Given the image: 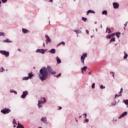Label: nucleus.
<instances>
[{
    "instance_id": "1",
    "label": "nucleus",
    "mask_w": 128,
    "mask_h": 128,
    "mask_svg": "<svg viewBox=\"0 0 128 128\" xmlns=\"http://www.w3.org/2000/svg\"><path fill=\"white\" fill-rule=\"evenodd\" d=\"M56 74V72L52 70V68L50 66H48L47 68L42 67L40 70L38 76L42 82H44V80H46L48 78V76H50V74Z\"/></svg>"
},
{
    "instance_id": "2",
    "label": "nucleus",
    "mask_w": 128,
    "mask_h": 128,
    "mask_svg": "<svg viewBox=\"0 0 128 128\" xmlns=\"http://www.w3.org/2000/svg\"><path fill=\"white\" fill-rule=\"evenodd\" d=\"M86 58H88V54L86 53H84L80 57V62H82V66H84Z\"/></svg>"
},
{
    "instance_id": "3",
    "label": "nucleus",
    "mask_w": 128,
    "mask_h": 128,
    "mask_svg": "<svg viewBox=\"0 0 128 128\" xmlns=\"http://www.w3.org/2000/svg\"><path fill=\"white\" fill-rule=\"evenodd\" d=\"M11 110L8 108H4V109H2L0 110V112L2 114H10V112Z\"/></svg>"
},
{
    "instance_id": "4",
    "label": "nucleus",
    "mask_w": 128,
    "mask_h": 128,
    "mask_svg": "<svg viewBox=\"0 0 128 128\" xmlns=\"http://www.w3.org/2000/svg\"><path fill=\"white\" fill-rule=\"evenodd\" d=\"M0 53L1 54L4 56L6 58L10 56V52L8 51L1 50H0Z\"/></svg>"
},
{
    "instance_id": "5",
    "label": "nucleus",
    "mask_w": 128,
    "mask_h": 128,
    "mask_svg": "<svg viewBox=\"0 0 128 128\" xmlns=\"http://www.w3.org/2000/svg\"><path fill=\"white\" fill-rule=\"evenodd\" d=\"M28 95V90L24 91L22 92V94L21 96L22 98H26V96Z\"/></svg>"
},
{
    "instance_id": "6",
    "label": "nucleus",
    "mask_w": 128,
    "mask_h": 128,
    "mask_svg": "<svg viewBox=\"0 0 128 128\" xmlns=\"http://www.w3.org/2000/svg\"><path fill=\"white\" fill-rule=\"evenodd\" d=\"M46 50L44 49H37L36 51V52H40V54H44L46 53Z\"/></svg>"
},
{
    "instance_id": "7",
    "label": "nucleus",
    "mask_w": 128,
    "mask_h": 128,
    "mask_svg": "<svg viewBox=\"0 0 128 128\" xmlns=\"http://www.w3.org/2000/svg\"><path fill=\"white\" fill-rule=\"evenodd\" d=\"M45 38H46V44H48V42H52V40H50V38L48 36L46 35Z\"/></svg>"
},
{
    "instance_id": "8",
    "label": "nucleus",
    "mask_w": 128,
    "mask_h": 128,
    "mask_svg": "<svg viewBox=\"0 0 128 128\" xmlns=\"http://www.w3.org/2000/svg\"><path fill=\"white\" fill-rule=\"evenodd\" d=\"M114 8L116 9L120 8V4L118 2H114L112 3Z\"/></svg>"
},
{
    "instance_id": "9",
    "label": "nucleus",
    "mask_w": 128,
    "mask_h": 128,
    "mask_svg": "<svg viewBox=\"0 0 128 128\" xmlns=\"http://www.w3.org/2000/svg\"><path fill=\"white\" fill-rule=\"evenodd\" d=\"M38 108H42V106H44L42 100H38Z\"/></svg>"
},
{
    "instance_id": "10",
    "label": "nucleus",
    "mask_w": 128,
    "mask_h": 128,
    "mask_svg": "<svg viewBox=\"0 0 128 128\" xmlns=\"http://www.w3.org/2000/svg\"><path fill=\"white\" fill-rule=\"evenodd\" d=\"M40 120L42 122L45 124H48V121H46V117H45V118L42 117L41 118Z\"/></svg>"
},
{
    "instance_id": "11",
    "label": "nucleus",
    "mask_w": 128,
    "mask_h": 128,
    "mask_svg": "<svg viewBox=\"0 0 128 128\" xmlns=\"http://www.w3.org/2000/svg\"><path fill=\"white\" fill-rule=\"evenodd\" d=\"M22 32H23V34H28V32H30V31L28 30V29L26 28H22Z\"/></svg>"
},
{
    "instance_id": "12",
    "label": "nucleus",
    "mask_w": 128,
    "mask_h": 128,
    "mask_svg": "<svg viewBox=\"0 0 128 128\" xmlns=\"http://www.w3.org/2000/svg\"><path fill=\"white\" fill-rule=\"evenodd\" d=\"M87 14H86V16H88V14H96V12H94V10H90L86 12Z\"/></svg>"
},
{
    "instance_id": "13",
    "label": "nucleus",
    "mask_w": 128,
    "mask_h": 128,
    "mask_svg": "<svg viewBox=\"0 0 128 128\" xmlns=\"http://www.w3.org/2000/svg\"><path fill=\"white\" fill-rule=\"evenodd\" d=\"M48 52H50V54H56V49L52 48L50 50L48 51Z\"/></svg>"
},
{
    "instance_id": "14",
    "label": "nucleus",
    "mask_w": 128,
    "mask_h": 128,
    "mask_svg": "<svg viewBox=\"0 0 128 128\" xmlns=\"http://www.w3.org/2000/svg\"><path fill=\"white\" fill-rule=\"evenodd\" d=\"M86 70H88V66H84L81 68L82 72H86Z\"/></svg>"
},
{
    "instance_id": "15",
    "label": "nucleus",
    "mask_w": 128,
    "mask_h": 128,
    "mask_svg": "<svg viewBox=\"0 0 128 128\" xmlns=\"http://www.w3.org/2000/svg\"><path fill=\"white\" fill-rule=\"evenodd\" d=\"M115 34L116 36H117L118 38H120V36L122 33H120V32H117L115 33Z\"/></svg>"
},
{
    "instance_id": "16",
    "label": "nucleus",
    "mask_w": 128,
    "mask_h": 128,
    "mask_svg": "<svg viewBox=\"0 0 128 128\" xmlns=\"http://www.w3.org/2000/svg\"><path fill=\"white\" fill-rule=\"evenodd\" d=\"M56 60L57 61V64H62V60H60V58L58 56H56Z\"/></svg>"
},
{
    "instance_id": "17",
    "label": "nucleus",
    "mask_w": 128,
    "mask_h": 128,
    "mask_svg": "<svg viewBox=\"0 0 128 128\" xmlns=\"http://www.w3.org/2000/svg\"><path fill=\"white\" fill-rule=\"evenodd\" d=\"M3 42H6V43H8V42H12V41L10 40V39L7 38V39H6L5 40H4Z\"/></svg>"
},
{
    "instance_id": "18",
    "label": "nucleus",
    "mask_w": 128,
    "mask_h": 128,
    "mask_svg": "<svg viewBox=\"0 0 128 128\" xmlns=\"http://www.w3.org/2000/svg\"><path fill=\"white\" fill-rule=\"evenodd\" d=\"M106 32H108V34H111L112 30H110V28H107L106 29Z\"/></svg>"
},
{
    "instance_id": "19",
    "label": "nucleus",
    "mask_w": 128,
    "mask_h": 128,
    "mask_svg": "<svg viewBox=\"0 0 128 128\" xmlns=\"http://www.w3.org/2000/svg\"><path fill=\"white\" fill-rule=\"evenodd\" d=\"M126 114H128V112H123L122 114H121V116H122V118H124V116H126Z\"/></svg>"
},
{
    "instance_id": "20",
    "label": "nucleus",
    "mask_w": 128,
    "mask_h": 128,
    "mask_svg": "<svg viewBox=\"0 0 128 128\" xmlns=\"http://www.w3.org/2000/svg\"><path fill=\"white\" fill-rule=\"evenodd\" d=\"M10 92H12V93L14 94H18V92H16V91L14 90V89H11L10 90Z\"/></svg>"
},
{
    "instance_id": "21",
    "label": "nucleus",
    "mask_w": 128,
    "mask_h": 128,
    "mask_svg": "<svg viewBox=\"0 0 128 128\" xmlns=\"http://www.w3.org/2000/svg\"><path fill=\"white\" fill-rule=\"evenodd\" d=\"M124 60H126V58H128V54H126V52H124Z\"/></svg>"
},
{
    "instance_id": "22",
    "label": "nucleus",
    "mask_w": 128,
    "mask_h": 128,
    "mask_svg": "<svg viewBox=\"0 0 128 128\" xmlns=\"http://www.w3.org/2000/svg\"><path fill=\"white\" fill-rule=\"evenodd\" d=\"M61 44H63V46H64V44H66V42H60L57 45V46H60Z\"/></svg>"
},
{
    "instance_id": "23",
    "label": "nucleus",
    "mask_w": 128,
    "mask_h": 128,
    "mask_svg": "<svg viewBox=\"0 0 128 128\" xmlns=\"http://www.w3.org/2000/svg\"><path fill=\"white\" fill-rule=\"evenodd\" d=\"M28 77L29 78H32L34 76V74L32 73H28Z\"/></svg>"
},
{
    "instance_id": "24",
    "label": "nucleus",
    "mask_w": 128,
    "mask_h": 128,
    "mask_svg": "<svg viewBox=\"0 0 128 128\" xmlns=\"http://www.w3.org/2000/svg\"><path fill=\"white\" fill-rule=\"evenodd\" d=\"M102 14H105L106 16V14H108V11L106 10H104L102 12Z\"/></svg>"
},
{
    "instance_id": "25",
    "label": "nucleus",
    "mask_w": 128,
    "mask_h": 128,
    "mask_svg": "<svg viewBox=\"0 0 128 128\" xmlns=\"http://www.w3.org/2000/svg\"><path fill=\"white\" fill-rule=\"evenodd\" d=\"M30 80L28 76L23 78L22 80Z\"/></svg>"
},
{
    "instance_id": "26",
    "label": "nucleus",
    "mask_w": 128,
    "mask_h": 128,
    "mask_svg": "<svg viewBox=\"0 0 128 128\" xmlns=\"http://www.w3.org/2000/svg\"><path fill=\"white\" fill-rule=\"evenodd\" d=\"M16 128H24V126L22 124H19V126H17Z\"/></svg>"
},
{
    "instance_id": "27",
    "label": "nucleus",
    "mask_w": 128,
    "mask_h": 128,
    "mask_svg": "<svg viewBox=\"0 0 128 128\" xmlns=\"http://www.w3.org/2000/svg\"><path fill=\"white\" fill-rule=\"evenodd\" d=\"M123 102H124L126 106H128V100H124Z\"/></svg>"
},
{
    "instance_id": "28",
    "label": "nucleus",
    "mask_w": 128,
    "mask_h": 128,
    "mask_svg": "<svg viewBox=\"0 0 128 128\" xmlns=\"http://www.w3.org/2000/svg\"><path fill=\"white\" fill-rule=\"evenodd\" d=\"M112 106H116V100H114V102L111 104Z\"/></svg>"
},
{
    "instance_id": "29",
    "label": "nucleus",
    "mask_w": 128,
    "mask_h": 128,
    "mask_svg": "<svg viewBox=\"0 0 128 128\" xmlns=\"http://www.w3.org/2000/svg\"><path fill=\"white\" fill-rule=\"evenodd\" d=\"M78 34H82V30H80L79 28L77 30V36H78Z\"/></svg>"
},
{
    "instance_id": "30",
    "label": "nucleus",
    "mask_w": 128,
    "mask_h": 128,
    "mask_svg": "<svg viewBox=\"0 0 128 128\" xmlns=\"http://www.w3.org/2000/svg\"><path fill=\"white\" fill-rule=\"evenodd\" d=\"M82 20H83V22H86V20H88V18H84V17H82Z\"/></svg>"
},
{
    "instance_id": "31",
    "label": "nucleus",
    "mask_w": 128,
    "mask_h": 128,
    "mask_svg": "<svg viewBox=\"0 0 128 128\" xmlns=\"http://www.w3.org/2000/svg\"><path fill=\"white\" fill-rule=\"evenodd\" d=\"M6 36V34L4 32H0V36Z\"/></svg>"
},
{
    "instance_id": "32",
    "label": "nucleus",
    "mask_w": 128,
    "mask_h": 128,
    "mask_svg": "<svg viewBox=\"0 0 128 128\" xmlns=\"http://www.w3.org/2000/svg\"><path fill=\"white\" fill-rule=\"evenodd\" d=\"M41 100H42L43 104L46 102V100L45 98H42Z\"/></svg>"
},
{
    "instance_id": "33",
    "label": "nucleus",
    "mask_w": 128,
    "mask_h": 128,
    "mask_svg": "<svg viewBox=\"0 0 128 128\" xmlns=\"http://www.w3.org/2000/svg\"><path fill=\"white\" fill-rule=\"evenodd\" d=\"M116 42V38H112L110 40V42Z\"/></svg>"
},
{
    "instance_id": "34",
    "label": "nucleus",
    "mask_w": 128,
    "mask_h": 128,
    "mask_svg": "<svg viewBox=\"0 0 128 128\" xmlns=\"http://www.w3.org/2000/svg\"><path fill=\"white\" fill-rule=\"evenodd\" d=\"M100 88L101 90H104V89L106 88V86H103L102 84H101L100 86Z\"/></svg>"
},
{
    "instance_id": "35",
    "label": "nucleus",
    "mask_w": 128,
    "mask_h": 128,
    "mask_svg": "<svg viewBox=\"0 0 128 128\" xmlns=\"http://www.w3.org/2000/svg\"><path fill=\"white\" fill-rule=\"evenodd\" d=\"M96 86V83H92V88L94 89V88Z\"/></svg>"
},
{
    "instance_id": "36",
    "label": "nucleus",
    "mask_w": 128,
    "mask_h": 128,
    "mask_svg": "<svg viewBox=\"0 0 128 128\" xmlns=\"http://www.w3.org/2000/svg\"><path fill=\"white\" fill-rule=\"evenodd\" d=\"M118 96V98H120V96H122V94H116L115 95V98H116V97Z\"/></svg>"
},
{
    "instance_id": "37",
    "label": "nucleus",
    "mask_w": 128,
    "mask_h": 128,
    "mask_svg": "<svg viewBox=\"0 0 128 128\" xmlns=\"http://www.w3.org/2000/svg\"><path fill=\"white\" fill-rule=\"evenodd\" d=\"M4 72V67H2L0 69V72Z\"/></svg>"
},
{
    "instance_id": "38",
    "label": "nucleus",
    "mask_w": 128,
    "mask_h": 128,
    "mask_svg": "<svg viewBox=\"0 0 128 128\" xmlns=\"http://www.w3.org/2000/svg\"><path fill=\"white\" fill-rule=\"evenodd\" d=\"M106 38L110 39L112 38V36H110V34H108L106 36Z\"/></svg>"
},
{
    "instance_id": "39",
    "label": "nucleus",
    "mask_w": 128,
    "mask_h": 128,
    "mask_svg": "<svg viewBox=\"0 0 128 128\" xmlns=\"http://www.w3.org/2000/svg\"><path fill=\"white\" fill-rule=\"evenodd\" d=\"M13 124H18L16 123V119H14L13 120Z\"/></svg>"
},
{
    "instance_id": "40",
    "label": "nucleus",
    "mask_w": 128,
    "mask_h": 128,
    "mask_svg": "<svg viewBox=\"0 0 128 128\" xmlns=\"http://www.w3.org/2000/svg\"><path fill=\"white\" fill-rule=\"evenodd\" d=\"M62 76V74L60 73L59 74L54 76H56V78H60Z\"/></svg>"
},
{
    "instance_id": "41",
    "label": "nucleus",
    "mask_w": 128,
    "mask_h": 128,
    "mask_svg": "<svg viewBox=\"0 0 128 128\" xmlns=\"http://www.w3.org/2000/svg\"><path fill=\"white\" fill-rule=\"evenodd\" d=\"M116 118H113V119H112V122L114 123V124H116Z\"/></svg>"
},
{
    "instance_id": "42",
    "label": "nucleus",
    "mask_w": 128,
    "mask_h": 128,
    "mask_svg": "<svg viewBox=\"0 0 128 128\" xmlns=\"http://www.w3.org/2000/svg\"><path fill=\"white\" fill-rule=\"evenodd\" d=\"M3 4H6V2H8V0H1Z\"/></svg>"
},
{
    "instance_id": "43",
    "label": "nucleus",
    "mask_w": 128,
    "mask_h": 128,
    "mask_svg": "<svg viewBox=\"0 0 128 128\" xmlns=\"http://www.w3.org/2000/svg\"><path fill=\"white\" fill-rule=\"evenodd\" d=\"M84 122H88L89 120H88V119L86 118V119L84 120Z\"/></svg>"
},
{
    "instance_id": "44",
    "label": "nucleus",
    "mask_w": 128,
    "mask_h": 128,
    "mask_svg": "<svg viewBox=\"0 0 128 128\" xmlns=\"http://www.w3.org/2000/svg\"><path fill=\"white\" fill-rule=\"evenodd\" d=\"M84 118H86V116H88V114H86V113H84Z\"/></svg>"
},
{
    "instance_id": "45",
    "label": "nucleus",
    "mask_w": 128,
    "mask_h": 128,
    "mask_svg": "<svg viewBox=\"0 0 128 128\" xmlns=\"http://www.w3.org/2000/svg\"><path fill=\"white\" fill-rule=\"evenodd\" d=\"M110 74H112V76L114 78V72H110Z\"/></svg>"
},
{
    "instance_id": "46",
    "label": "nucleus",
    "mask_w": 128,
    "mask_h": 128,
    "mask_svg": "<svg viewBox=\"0 0 128 128\" xmlns=\"http://www.w3.org/2000/svg\"><path fill=\"white\" fill-rule=\"evenodd\" d=\"M122 92H124V90H123L122 88H121L119 92V94H122Z\"/></svg>"
},
{
    "instance_id": "47",
    "label": "nucleus",
    "mask_w": 128,
    "mask_h": 128,
    "mask_svg": "<svg viewBox=\"0 0 128 128\" xmlns=\"http://www.w3.org/2000/svg\"><path fill=\"white\" fill-rule=\"evenodd\" d=\"M110 36H116V33H112Z\"/></svg>"
},
{
    "instance_id": "48",
    "label": "nucleus",
    "mask_w": 128,
    "mask_h": 128,
    "mask_svg": "<svg viewBox=\"0 0 128 128\" xmlns=\"http://www.w3.org/2000/svg\"><path fill=\"white\" fill-rule=\"evenodd\" d=\"M124 26H125V28H126V26H128V22H126L124 24Z\"/></svg>"
},
{
    "instance_id": "49",
    "label": "nucleus",
    "mask_w": 128,
    "mask_h": 128,
    "mask_svg": "<svg viewBox=\"0 0 128 128\" xmlns=\"http://www.w3.org/2000/svg\"><path fill=\"white\" fill-rule=\"evenodd\" d=\"M73 32H76V34H77L78 32V30L76 29V30H73Z\"/></svg>"
},
{
    "instance_id": "50",
    "label": "nucleus",
    "mask_w": 128,
    "mask_h": 128,
    "mask_svg": "<svg viewBox=\"0 0 128 128\" xmlns=\"http://www.w3.org/2000/svg\"><path fill=\"white\" fill-rule=\"evenodd\" d=\"M86 34H88L90 32H88V30H86Z\"/></svg>"
},
{
    "instance_id": "51",
    "label": "nucleus",
    "mask_w": 128,
    "mask_h": 128,
    "mask_svg": "<svg viewBox=\"0 0 128 128\" xmlns=\"http://www.w3.org/2000/svg\"><path fill=\"white\" fill-rule=\"evenodd\" d=\"M88 74L90 76V74H92V71H90V72H88Z\"/></svg>"
},
{
    "instance_id": "52",
    "label": "nucleus",
    "mask_w": 128,
    "mask_h": 128,
    "mask_svg": "<svg viewBox=\"0 0 128 128\" xmlns=\"http://www.w3.org/2000/svg\"><path fill=\"white\" fill-rule=\"evenodd\" d=\"M116 104H118L120 102V100H116Z\"/></svg>"
},
{
    "instance_id": "53",
    "label": "nucleus",
    "mask_w": 128,
    "mask_h": 128,
    "mask_svg": "<svg viewBox=\"0 0 128 128\" xmlns=\"http://www.w3.org/2000/svg\"><path fill=\"white\" fill-rule=\"evenodd\" d=\"M18 52H22V50H20V48H18Z\"/></svg>"
},
{
    "instance_id": "54",
    "label": "nucleus",
    "mask_w": 128,
    "mask_h": 128,
    "mask_svg": "<svg viewBox=\"0 0 128 128\" xmlns=\"http://www.w3.org/2000/svg\"><path fill=\"white\" fill-rule=\"evenodd\" d=\"M122 115H120V116L118 117V118H122Z\"/></svg>"
},
{
    "instance_id": "55",
    "label": "nucleus",
    "mask_w": 128,
    "mask_h": 128,
    "mask_svg": "<svg viewBox=\"0 0 128 128\" xmlns=\"http://www.w3.org/2000/svg\"><path fill=\"white\" fill-rule=\"evenodd\" d=\"M50 2H54V0H49Z\"/></svg>"
},
{
    "instance_id": "56",
    "label": "nucleus",
    "mask_w": 128,
    "mask_h": 128,
    "mask_svg": "<svg viewBox=\"0 0 128 128\" xmlns=\"http://www.w3.org/2000/svg\"><path fill=\"white\" fill-rule=\"evenodd\" d=\"M13 126H14V128H16V125H14Z\"/></svg>"
},
{
    "instance_id": "57",
    "label": "nucleus",
    "mask_w": 128,
    "mask_h": 128,
    "mask_svg": "<svg viewBox=\"0 0 128 128\" xmlns=\"http://www.w3.org/2000/svg\"><path fill=\"white\" fill-rule=\"evenodd\" d=\"M76 122H78V120H76V118H75Z\"/></svg>"
},
{
    "instance_id": "58",
    "label": "nucleus",
    "mask_w": 128,
    "mask_h": 128,
    "mask_svg": "<svg viewBox=\"0 0 128 128\" xmlns=\"http://www.w3.org/2000/svg\"><path fill=\"white\" fill-rule=\"evenodd\" d=\"M59 110H62V107H60Z\"/></svg>"
},
{
    "instance_id": "59",
    "label": "nucleus",
    "mask_w": 128,
    "mask_h": 128,
    "mask_svg": "<svg viewBox=\"0 0 128 128\" xmlns=\"http://www.w3.org/2000/svg\"><path fill=\"white\" fill-rule=\"evenodd\" d=\"M97 24V22H94V24Z\"/></svg>"
},
{
    "instance_id": "60",
    "label": "nucleus",
    "mask_w": 128,
    "mask_h": 128,
    "mask_svg": "<svg viewBox=\"0 0 128 128\" xmlns=\"http://www.w3.org/2000/svg\"><path fill=\"white\" fill-rule=\"evenodd\" d=\"M96 32H98V28L96 29Z\"/></svg>"
},
{
    "instance_id": "61",
    "label": "nucleus",
    "mask_w": 128,
    "mask_h": 128,
    "mask_svg": "<svg viewBox=\"0 0 128 128\" xmlns=\"http://www.w3.org/2000/svg\"><path fill=\"white\" fill-rule=\"evenodd\" d=\"M33 68H34V70H36V67H33Z\"/></svg>"
},
{
    "instance_id": "62",
    "label": "nucleus",
    "mask_w": 128,
    "mask_h": 128,
    "mask_svg": "<svg viewBox=\"0 0 128 128\" xmlns=\"http://www.w3.org/2000/svg\"><path fill=\"white\" fill-rule=\"evenodd\" d=\"M82 118V116H79V118Z\"/></svg>"
},
{
    "instance_id": "63",
    "label": "nucleus",
    "mask_w": 128,
    "mask_h": 128,
    "mask_svg": "<svg viewBox=\"0 0 128 128\" xmlns=\"http://www.w3.org/2000/svg\"><path fill=\"white\" fill-rule=\"evenodd\" d=\"M2 4V1L0 0V4Z\"/></svg>"
},
{
    "instance_id": "64",
    "label": "nucleus",
    "mask_w": 128,
    "mask_h": 128,
    "mask_svg": "<svg viewBox=\"0 0 128 128\" xmlns=\"http://www.w3.org/2000/svg\"><path fill=\"white\" fill-rule=\"evenodd\" d=\"M43 46H44V43H43Z\"/></svg>"
}]
</instances>
